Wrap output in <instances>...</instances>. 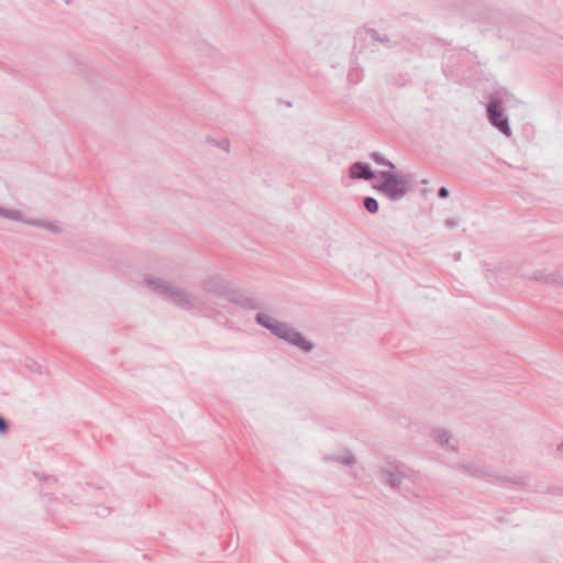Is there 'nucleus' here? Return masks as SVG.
<instances>
[{"label": "nucleus", "mask_w": 563, "mask_h": 563, "mask_svg": "<svg viewBox=\"0 0 563 563\" xmlns=\"http://www.w3.org/2000/svg\"><path fill=\"white\" fill-rule=\"evenodd\" d=\"M379 177L384 180L380 185H374V188L385 192L390 198L402 196L407 190V181L404 177L390 173H380Z\"/></svg>", "instance_id": "nucleus-1"}, {"label": "nucleus", "mask_w": 563, "mask_h": 563, "mask_svg": "<svg viewBox=\"0 0 563 563\" xmlns=\"http://www.w3.org/2000/svg\"><path fill=\"white\" fill-rule=\"evenodd\" d=\"M488 112L492 122L504 133H508L507 121L504 119L499 104L497 102H490L488 106Z\"/></svg>", "instance_id": "nucleus-2"}, {"label": "nucleus", "mask_w": 563, "mask_h": 563, "mask_svg": "<svg viewBox=\"0 0 563 563\" xmlns=\"http://www.w3.org/2000/svg\"><path fill=\"white\" fill-rule=\"evenodd\" d=\"M284 339L289 343L302 349L303 351H309L311 349V343L300 333L292 330L284 331Z\"/></svg>", "instance_id": "nucleus-3"}, {"label": "nucleus", "mask_w": 563, "mask_h": 563, "mask_svg": "<svg viewBox=\"0 0 563 563\" xmlns=\"http://www.w3.org/2000/svg\"><path fill=\"white\" fill-rule=\"evenodd\" d=\"M350 176L355 179H357V178H364V179L374 178V174L371 172L369 167L364 164H361V163H355L351 166Z\"/></svg>", "instance_id": "nucleus-4"}, {"label": "nucleus", "mask_w": 563, "mask_h": 563, "mask_svg": "<svg viewBox=\"0 0 563 563\" xmlns=\"http://www.w3.org/2000/svg\"><path fill=\"white\" fill-rule=\"evenodd\" d=\"M272 320H273L272 317L268 313H266V312L258 313V316H257V321L261 324H263L266 328H268L276 335H279V324H278V321H275V323H273Z\"/></svg>", "instance_id": "nucleus-5"}, {"label": "nucleus", "mask_w": 563, "mask_h": 563, "mask_svg": "<svg viewBox=\"0 0 563 563\" xmlns=\"http://www.w3.org/2000/svg\"><path fill=\"white\" fill-rule=\"evenodd\" d=\"M364 206L371 213H376L378 211V202L374 198H365Z\"/></svg>", "instance_id": "nucleus-6"}, {"label": "nucleus", "mask_w": 563, "mask_h": 563, "mask_svg": "<svg viewBox=\"0 0 563 563\" xmlns=\"http://www.w3.org/2000/svg\"><path fill=\"white\" fill-rule=\"evenodd\" d=\"M449 195V191L446 188L442 187L439 191V196L442 198H445Z\"/></svg>", "instance_id": "nucleus-7"}, {"label": "nucleus", "mask_w": 563, "mask_h": 563, "mask_svg": "<svg viewBox=\"0 0 563 563\" xmlns=\"http://www.w3.org/2000/svg\"><path fill=\"white\" fill-rule=\"evenodd\" d=\"M7 429V424H5V421L0 418V432H4Z\"/></svg>", "instance_id": "nucleus-8"}, {"label": "nucleus", "mask_w": 563, "mask_h": 563, "mask_svg": "<svg viewBox=\"0 0 563 563\" xmlns=\"http://www.w3.org/2000/svg\"><path fill=\"white\" fill-rule=\"evenodd\" d=\"M374 159H375L376 162L384 163V162H383V159H380V158L378 157V155H374Z\"/></svg>", "instance_id": "nucleus-9"}, {"label": "nucleus", "mask_w": 563, "mask_h": 563, "mask_svg": "<svg viewBox=\"0 0 563 563\" xmlns=\"http://www.w3.org/2000/svg\"><path fill=\"white\" fill-rule=\"evenodd\" d=\"M561 450L563 451V444H562V448H561Z\"/></svg>", "instance_id": "nucleus-10"}]
</instances>
